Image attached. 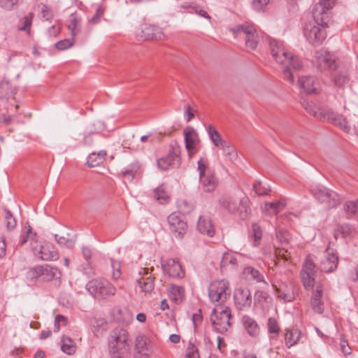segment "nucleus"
<instances>
[{"label":"nucleus","mask_w":358,"mask_h":358,"mask_svg":"<svg viewBox=\"0 0 358 358\" xmlns=\"http://www.w3.org/2000/svg\"><path fill=\"white\" fill-rule=\"evenodd\" d=\"M304 108L308 113L315 118L320 120H327L345 131H349L350 128L347 120L343 115L337 113L329 108H318L313 102H307L304 104Z\"/></svg>","instance_id":"3"},{"label":"nucleus","mask_w":358,"mask_h":358,"mask_svg":"<svg viewBox=\"0 0 358 358\" xmlns=\"http://www.w3.org/2000/svg\"><path fill=\"white\" fill-rule=\"evenodd\" d=\"M334 84L338 87H343L349 81V76L346 72H338L333 78Z\"/></svg>","instance_id":"44"},{"label":"nucleus","mask_w":358,"mask_h":358,"mask_svg":"<svg viewBox=\"0 0 358 358\" xmlns=\"http://www.w3.org/2000/svg\"><path fill=\"white\" fill-rule=\"evenodd\" d=\"M198 171L199 172V178L203 176L207 175L208 172H210L208 169V162L206 159L203 158H201L198 162Z\"/></svg>","instance_id":"58"},{"label":"nucleus","mask_w":358,"mask_h":358,"mask_svg":"<svg viewBox=\"0 0 358 358\" xmlns=\"http://www.w3.org/2000/svg\"><path fill=\"white\" fill-rule=\"evenodd\" d=\"M266 327L268 334L270 335L269 340L271 341L276 340L280 332V327L278 320L273 317H268L266 322Z\"/></svg>","instance_id":"30"},{"label":"nucleus","mask_w":358,"mask_h":358,"mask_svg":"<svg viewBox=\"0 0 358 358\" xmlns=\"http://www.w3.org/2000/svg\"><path fill=\"white\" fill-rule=\"evenodd\" d=\"M324 303L323 287L320 284H318L313 289L310 306L314 312L322 314L324 310Z\"/></svg>","instance_id":"18"},{"label":"nucleus","mask_w":358,"mask_h":358,"mask_svg":"<svg viewBox=\"0 0 358 358\" xmlns=\"http://www.w3.org/2000/svg\"><path fill=\"white\" fill-rule=\"evenodd\" d=\"M250 236L254 238V245H259L262 237V231L259 225L257 224H253L252 225Z\"/></svg>","instance_id":"45"},{"label":"nucleus","mask_w":358,"mask_h":358,"mask_svg":"<svg viewBox=\"0 0 358 358\" xmlns=\"http://www.w3.org/2000/svg\"><path fill=\"white\" fill-rule=\"evenodd\" d=\"M26 235L23 236L20 240V245H23L29 241H34L36 236V233L33 231L29 223L25 224Z\"/></svg>","instance_id":"46"},{"label":"nucleus","mask_w":358,"mask_h":358,"mask_svg":"<svg viewBox=\"0 0 358 358\" xmlns=\"http://www.w3.org/2000/svg\"><path fill=\"white\" fill-rule=\"evenodd\" d=\"M135 348L139 354L147 355L149 353L148 338L142 335L136 337Z\"/></svg>","instance_id":"37"},{"label":"nucleus","mask_w":358,"mask_h":358,"mask_svg":"<svg viewBox=\"0 0 358 358\" xmlns=\"http://www.w3.org/2000/svg\"><path fill=\"white\" fill-rule=\"evenodd\" d=\"M234 304L240 310L248 309L252 304V296L247 288H238L234 294Z\"/></svg>","instance_id":"16"},{"label":"nucleus","mask_w":358,"mask_h":358,"mask_svg":"<svg viewBox=\"0 0 358 358\" xmlns=\"http://www.w3.org/2000/svg\"><path fill=\"white\" fill-rule=\"evenodd\" d=\"M14 94L8 81H3L0 83V99L8 98Z\"/></svg>","instance_id":"43"},{"label":"nucleus","mask_w":358,"mask_h":358,"mask_svg":"<svg viewBox=\"0 0 358 358\" xmlns=\"http://www.w3.org/2000/svg\"><path fill=\"white\" fill-rule=\"evenodd\" d=\"M4 212L6 227L8 230H12L16 227L17 221L10 210L5 208Z\"/></svg>","instance_id":"49"},{"label":"nucleus","mask_w":358,"mask_h":358,"mask_svg":"<svg viewBox=\"0 0 358 358\" xmlns=\"http://www.w3.org/2000/svg\"><path fill=\"white\" fill-rule=\"evenodd\" d=\"M74 43V38H66L58 41L55 44V47L59 50H65L73 46Z\"/></svg>","instance_id":"54"},{"label":"nucleus","mask_w":358,"mask_h":358,"mask_svg":"<svg viewBox=\"0 0 358 358\" xmlns=\"http://www.w3.org/2000/svg\"><path fill=\"white\" fill-rule=\"evenodd\" d=\"M220 204L231 213H238L245 219L248 215V201L247 198L238 199L231 196H223L219 201Z\"/></svg>","instance_id":"6"},{"label":"nucleus","mask_w":358,"mask_h":358,"mask_svg":"<svg viewBox=\"0 0 358 358\" xmlns=\"http://www.w3.org/2000/svg\"><path fill=\"white\" fill-rule=\"evenodd\" d=\"M169 296L171 301L180 303L185 296V289L181 286L172 285L169 289Z\"/></svg>","instance_id":"33"},{"label":"nucleus","mask_w":358,"mask_h":358,"mask_svg":"<svg viewBox=\"0 0 358 358\" xmlns=\"http://www.w3.org/2000/svg\"><path fill=\"white\" fill-rule=\"evenodd\" d=\"M235 38H243L245 45L251 50H255L259 40V34L255 26L250 22L238 24L230 29Z\"/></svg>","instance_id":"4"},{"label":"nucleus","mask_w":358,"mask_h":358,"mask_svg":"<svg viewBox=\"0 0 358 358\" xmlns=\"http://www.w3.org/2000/svg\"><path fill=\"white\" fill-rule=\"evenodd\" d=\"M143 271L145 276H143L140 279H138L137 282L141 291L145 293H150L154 289L155 287L153 278L148 271H145V268H143Z\"/></svg>","instance_id":"29"},{"label":"nucleus","mask_w":358,"mask_h":358,"mask_svg":"<svg viewBox=\"0 0 358 358\" xmlns=\"http://www.w3.org/2000/svg\"><path fill=\"white\" fill-rule=\"evenodd\" d=\"M40 17L44 20H50L53 17V13L51 8L47 5H42Z\"/></svg>","instance_id":"56"},{"label":"nucleus","mask_w":358,"mask_h":358,"mask_svg":"<svg viewBox=\"0 0 358 358\" xmlns=\"http://www.w3.org/2000/svg\"><path fill=\"white\" fill-rule=\"evenodd\" d=\"M62 350L67 355H73L76 352V345L73 340L69 337L64 336L62 339Z\"/></svg>","instance_id":"40"},{"label":"nucleus","mask_w":358,"mask_h":358,"mask_svg":"<svg viewBox=\"0 0 358 358\" xmlns=\"http://www.w3.org/2000/svg\"><path fill=\"white\" fill-rule=\"evenodd\" d=\"M140 163L138 161H134L121 171V176L124 179L132 180L140 171Z\"/></svg>","instance_id":"31"},{"label":"nucleus","mask_w":358,"mask_h":358,"mask_svg":"<svg viewBox=\"0 0 358 358\" xmlns=\"http://www.w3.org/2000/svg\"><path fill=\"white\" fill-rule=\"evenodd\" d=\"M344 210L349 217L352 216L358 217V200L346 202L344 206Z\"/></svg>","instance_id":"41"},{"label":"nucleus","mask_w":358,"mask_h":358,"mask_svg":"<svg viewBox=\"0 0 358 358\" xmlns=\"http://www.w3.org/2000/svg\"><path fill=\"white\" fill-rule=\"evenodd\" d=\"M111 266L113 268V278L114 279H119L121 275V271H120V263L117 261H115L113 259L111 260Z\"/></svg>","instance_id":"62"},{"label":"nucleus","mask_w":358,"mask_h":358,"mask_svg":"<svg viewBox=\"0 0 358 358\" xmlns=\"http://www.w3.org/2000/svg\"><path fill=\"white\" fill-rule=\"evenodd\" d=\"M142 34L143 36L146 40H163L165 38V36L162 31V29L159 27L152 24L145 25V27L142 29Z\"/></svg>","instance_id":"26"},{"label":"nucleus","mask_w":358,"mask_h":358,"mask_svg":"<svg viewBox=\"0 0 358 358\" xmlns=\"http://www.w3.org/2000/svg\"><path fill=\"white\" fill-rule=\"evenodd\" d=\"M285 331V344L287 348H290L298 343L301 336V331L297 329H286Z\"/></svg>","instance_id":"32"},{"label":"nucleus","mask_w":358,"mask_h":358,"mask_svg":"<svg viewBox=\"0 0 358 358\" xmlns=\"http://www.w3.org/2000/svg\"><path fill=\"white\" fill-rule=\"evenodd\" d=\"M206 131L211 142L215 147L220 148L226 141L222 139L221 135L212 124H209L206 127Z\"/></svg>","instance_id":"36"},{"label":"nucleus","mask_w":358,"mask_h":358,"mask_svg":"<svg viewBox=\"0 0 358 358\" xmlns=\"http://www.w3.org/2000/svg\"><path fill=\"white\" fill-rule=\"evenodd\" d=\"M254 190L258 195H266L270 191V187L266 184H263L261 181H258L254 184Z\"/></svg>","instance_id":"50"},{"label":"nucleus","mask_w":358,"mask_h":358,"mask_svg":"<svg viewBox=\"0 0 358 358\" xmlns=\"http://www.w3.org/2000/svg\"><path fill=\"white\" fill-rule=\"evenodd\" d=\"M246 271L250 273L251 278L257 282H264V275L259 271L250 267L248 268Z\"/></svg>","instance_id":"61"},{"label":"nucleus","mask_w":358,"mask_h":358,"mask_svg":"<svg viewBox=\"0 0 358 358\" xmlns=\"http://www.w3.org/2000/svg\"><path fill=\"white\" fill-rule=\"evenodd\" d=\"M220 148L222 150L223 155L231 162H234L238 158L235 147L230 142L226 141Z\"/></svg>","instance_id":"38"},{"label":"nucleus","mask_w":358,"mask_h":358,"mask_svg":"<svg viewBox=\"0 0 358 358\" xmlns=\"http://www.w3.org/2000/svg\"><path fill=\"white\" fill-rule=\"evenodd\" d=\"M185 358H200L198 348L192 341L188 343Z\"/></svg>","instance_id":"51"},{"label":"nucleus","mask_w":358,"mask_h":358,"mask_svg":"<svg viewBox=\"0 0 358 358\" xmlns=\"http://www.w3.org/2000/svg\"><path fill=\"white\" fill-rule=\"evenodd\" d=\"M316 272L315 264L312 259V256L309 255L306 259L301 271V278L305 289L313 288Z\"/></svg>","instance_id":"12"},{"label":"nucleus","mask_w":358,"mask_h":358,"mask_svg":"<svg viewBox=\"0 0 358 358\" xmlns=\"http://www.w3.org/2000/svg\"><path fill=\"white\" fill-rule=\"evenodd\" d=\"M231 309L224 305H217L210 314L213 329L220 334H224L231 326Z\"/></svg>","instance_id":"5"},{"label":"nucleus","mask_w":358,"mask_h":358,"mask_svg":"<svg viewBox=\"0 0 358 358\" xmlns=\"http://www.w3.org/2000/svg\"><path fill=\"white\" fill-rule=\"evenodd\" d=\"M185 148L192 157L196 152V147L199 143V135L192 127H187L184 131Z\"/></svg>","instance_id":"19"},{"label":"nucleus","mask_w":358,"mask_h":358,"mask_svg":"<svg viewBox=\"0 0 358 358\" xmlns=\"http://www.w3.org/2000/svg\"><path fill=\"white\" fill-rule=\"evenodd\" d=\"M35 255L43 261H56L59 255L56 247L50 242H44L39 247H32Z\"/></svg>","instance_id":"14"},{"label":"nucleus","mask_w":358,"mask_h":358,"mask_svg":"<svg viewBox=\"0 0 358 358\" xmlns=\"http://www.w3.org/2000/svg\"><path fill=\"white\" fill-rule=\"evenodd\" d=\"M106 152L101 150L99 152H92L87 157V164L90 167H95L102 164L106 158Z\"/></svg>","instance_id":"35"},{"label":"nucleus","mask_w":358,"mask_h":358,"mask_svg":"<svg viewBox=\"0 0 358 358\" xmlns=\"http://www.w3.org/2000/svg\"><path fill=\"white\" fill-rule=\"evenodd\" d=\"M286 204L285 199H280L275 202H265L264 209L269 213L277 214L285 207Z\"/></svg>","instance_id":"39"},{"label":"nucleus","mask_w":358,"mask_h":358,"mask_svg":"<svg viewBox=\"0 0 358 358\" xmlns=\"http://www.w3.org/2000/svg\"><path fill=\"white\" fill-rule=\"evenodd\" d=\"M296 290V287L293 283H282L275 289V292L278 297L282 299L285 302H291L295 298Z\"/></svg>","instance_id":"22"},{"label":"nucleus","mask_w":358,"mask_h":358,"mask_svg":"<svg viewBox=\"0 0 358 358\" xmlns=\"http://www.w3.org/2000/svg\"><path fill=\"white\" fill-rule=\"evenodd\" d=\"M241 321L243 329L250 337L257 338L259 336L260 327L253 317L244 315Z\"/></svg>","instance_id":"23"},{"label":"nucleus","mask_w":358,"mask_h":358,"mask_svg":"<svg viewBox=\"0 0 358 358\" xmlns=\"http://www.w3.org/2000/svg\"><path fill=\"white\" fill-rule=\"evenodd\" d=\"M82 19L77 13H73L69 16L68 29L73 38L77 36L81 32Z\"/></svg>","instance_id":"27"},{"label":"nucleus","mask_w":358,"mask_h":358,"mask_svg":"<svg viewBox=\"0 0 358 358\" xmlns=\"http://www.w3.org/2000/svg\"><path fill=\"white\" fill-rule=\"evenodd\" d=\"M85 287L90 294L94 297L106 298L113 296L116 292L115 286L108 280L102 278L90 280Z\"/></svg>","instance_id":"7"},{"label":"nucleus","mask_w":358,"mask_h":358,"mask_svg":"<svg viewBox=\"0 0 358 358\" xmlns=\"http://www.w3.org/2000/svg\"><path fill=\"white\" fill-rule=\"evenodd\" d=\"M327 23L314 22L307 24L303 29V35L313 45H321L327 37L326 27Z\"/></svg>","instance_id":"9"},{"label":"nucleus","mask_w":358,"mask_h":358,"mask_svg":"<svg viewBox=\"0 0 358 358\" xmlns=\"http://www.w3.org/2000/svg\"><path fill=\"white\" fill-rule=\"evenodd\" d=\"M20 0H0V7L6 10H11Z\"/></svg>","instance_id":"59"},{"label":"nucleus","mask_w":358,"mask_h":358,"mask_svg":"<svg viewBox=\"0 0 358 358\" xmlns=\"http://www.w3.org/2000/svg\"><path fill=\"white\" fill-rule=\"evenodd\" d=\"M269 45L271 55L276 62L282 64V72L285 78L290 83H294V75L291 69L299 71L302 69L303 64L301 60L285 49L282 42L271 38Z\"/></svg>","instance_id":"1"},{"label":"nucleus","mask_w":358,"mask_h":358,"mask_svg":"<svg viewBox=\"0 0 358 358\" xmlns=\"http://www.w3.org/2000/svg\"><path fill=\"white\" fill-rule=\"evenodd\" d=\"M197 229L200 233L206 234L209 237L215 235V227L212 224L210 218L208 216H200L197 222Z\"/></svg>","instance_id":"25"},{"label":"nucleus","mask_w":358,"mask_h":358,"mask_svg":"<svg viewBox=\"0 0 358 358\" xmlns=\"http://www.w3.org/2000/svg\"><path fill=\"white\" fill-rule=\"evenodd\" d=\"M167 222L169 230L174 234L175 237L182 238L187 229V222L176 213H171L167 217Z\"/></svg>","instance_id":"15"},{"label":"nucleus","mask_w":358,"mask_h":358,"mask_svg":"<svg viewBox=\"0 0 358 358\" xmlns=\"http://www.w3.org/2000/svg\"><path fill=\"white\" fill-rule=\"evenodd\" d=\"M42 271H43L42 266L30 268L27 271V278L31 280L37 279L43 274Z\"/></svg>","instance_id":"55"},{"label":"nucleus","mask_w":358,"mask_h":358,"mask_svg":"<svg viewBox=\"0 0 358 358\" xmlns=\"http://www.w3.org/2000/svg\"><path fill=\"white\" fill-rule=\"evenodd\" d=\"M229 282L227 280H215L210 284L208 296L213 303L223 305L231 295Z\"/></svg>","instance_id":"8"},{"label":"nucleus","mask_w":358,"mask_h":358,"mask_svg":"<svg viewBox=\"0 0 358 358\" xmlns=\"http://www.w3.org/2000/svg\"><path fill=\"white\" fill-rule=\"evenodd\" d=\"M33 17V13H29L27 15H25L22 19L20 20L18 29L20 31H27L29 34L30 32L29 28L32 24Z\"/></svg>","instance_id":"42"},{"label":"nucleus","mask_w":358,"mask_h":358,"mask_svg":"<svg viewBox=\"0 0 358 358\" xmlns=\"http://www.w3.org/2000/svg\"><path fill=\"white\" fill-rule=\"evenodd\" d=\"M336 0H320L313 8V17L320 23H328L329 10L335 5Z\"/></svg>","instance_id":"13"},{"label":"nucleus","mask_w":358,"mask_h":358,"mask_svg":"<svg viewBox=\"0 0 358 358\" xmlns=\"http://www.w3.org/2000/svg\"><path fill=\"white\" fill-rule=\"evenodd\" d=\"M237 262V259L235 256L229 252L224 253L221 260V267H227L229 265L234 266Z\"/></svg>","instance_id":"47"},{"label":"nucleus","mask_w":358,"mask_h":358,"mask_svg":"<svg viewBox=\"0 0 358 358\" xmlns=\"http://www.w3.org/2000/svg\"><path fill=\"white\" fill-rule=\"evenodd\" d=\"M270 0H253L252 6L257 11L264 10L265 7L268 4Z\"/></svg>","instance_id":"64"},{"label":"nucleus","mask_w":358,"mask_h":358,"mask_svg":"<svg viewBox=\"0 0 358 358\" xmlns=\"http://www.w3.org/2000/svg\"><path fill=\"white\" fill-rule=\"evenodd\" d=\"M313 62L320 71L326 70L334 71L338 66L336 55L323 49L315 52Z\"/></svg>","instance_id":"11"},{"label":"nucleus","mask_w":358,"mask_h":358,"mask_svg":"<svg viewBox=\"0 0 358 358\" xmlns=\"http://www.w3.org/2000/svg\"><path fill=\"white\" fill-rule=\"evenodd\" d=\"M55 238L59 245L64 247H71L75 243L74 240L66 238L64 236H59L57 234L55 235Z\"/></svg>","instance_id":"57"},{"label":"nucleus","mask_w":358,"mask_h":358,"mask_svg":"<svg viewBox=\"0 0 358 358\" xmlns=\"http://www.w3.org/2000/svg\"><path fill=\"white\" fill-rule=\"evenodd\" d=\"M276 238L280 241L282 245L287 244L289 240V232L283 229L276 230Z\"/></svg>","instance_id":"53"},{"label":"nucleus","mask_w":358,"mask_h":358,"mask_svg":"<svg viewBox=\"0 0 358 358\" xmlns=\"http://www.w3.org/2000/svg\"><path fill=\"white\" fill-rule=\"evenodd\" d=\"M338 257L337 253L329 247L327 248L324 259L320 263V269L325 273H331L335 271L338 266Z\"/></svg>","instance_id":"17"},{"label":"nucleus","mask_w":358,"mask_h":358,"mask_svg":"<svg viewBox=\"0 0 358 358\" xmlns=\"http://www.w3.org/2000/svg\"><path fill=\"white\" fill-rule=\"evenodd\" d=\"M42 268L43 271H42L41 277H43V280L50 281L53 279L60 278V271L56 267L45 264L42 266Z\"/></svg>","instance_id":"34"},{"label":"nucleus","mask_w":358,"mask_h":358,"mask_svg":"<svg viewBox=\"0 0 358 358\" xmlns=\"http://www.w3.org/2000/svg\"><path fill=\"white\" fill-rule=\"evenodd\" d=\"M177 206L182 214H188L193 210L192 204L185 199H179L177 201Z\"/></svg>","instance_id":"48"},{"label":"nucleus","mask_w":358,"mask_h":358,"mask_svg":"<svg viewBox=\"0 0 358 358\" xmlns=\"http://www.w3.org/2000/svg\"><path fill=\"white\" fill-rule=\"evenodd\" d=\"M298 82L300 87L307 94H317L321 90L319 81L313 76H301Z\"/></svg>","instance_id":"20"},{"label":"nucleus","mask_w":358,"mask_h":358,"mask_svg":"<svg viewBox=\"0 0 358 358\" xmlns=\"http://www.w3.org/2000/svg\"><path fill=\"white\" fill-rule=\"evenodd\" d=\"M192 320L194 330H196L197 327L199 324H201L203 321V316L201 314V310L200 309L198 310L195 313H194L192 315Z\"/></svg>","instance_id":"63"},{"label":"nucleus","mask_w":358,"mask_h":358,"mask_svg":"<svg viewBox=\"0 0 358 358\" xmlns=\"http://www.w3.org/2000/svg\"><path fill=\"white\" fill-rule=\"evenodd\" d=\"M67 323L66 318L62 315H57L54 322V331L57 332L60 329L61 325L65 326Z\"/></svg>","instance_id":"60"},{"label":"nucleus","mask_w":358,"mask_h":358,"mask_svg":"<svg viewBox=\"0 0 358 358\" xmlns=\"http://www.w3.org/2000/svg\"><path fill=\"white\" fill-rule=\"evenodd\" d=\"M199 180L201 188L206 192H213L217 185L216 177L211 172H208L207 175L200 177Z\"/></svg>","instance_id":"28"},{"label":"nucleus","mask_w":358,"mask_h":358,"mask_svg":"<svg viewBox=\"0 0 358 358\" xmlns=\"http://www.w3.org/2000/svg\"><path fill=\"white\" fill-rule=\"evenodd\" d=\"M131 341L128 331L122 328L114 329L108 338V352L111 358H124L129 353Z\"/></svg>","instance_id":"2"},{"label":"nucleus","mask_w":358,"mask_h":358,"mask_svg":"<svg viewBox=\"0 0 358 358\" xmlns=\"http://www.w3.org/2000/svg\"><path fill=\"white\" fill-rule=\"evenodd\" d=\"M164 271L171 277L182 278L185 276V271L181 264L176 259H169L162 264Z\"/></svg>","instance_id":"21"},{"label":"nucleus","mask_w":358,"mask_h":358,"mask_svg":"<svg viewBox=\"0 0 358 358\" xmlns=\"http://www.w3.org/2000/svg\"><path fill=\"white\" fill-rule=\"evenodd\" d=\"M179 157L173 150H170L169 153L157 160V166L162 170L166 171L178 164Z\"/></svg>","instance_id":"24"},{"label":"nucleus","mask_w":358,"mask_h":358,"mask_svg":"<svg viewBox=\"0 0 358 358\" xmlns=\"http://www.w3.org/2000/svg\"><path fill=\"white\" fill-rule=\"evenodd\" d=\"M310 192L313 196L320 203H324L327 208H335L339 203L340 197L338 194L322 185H315L312 186Z\"/></svg>","instance_id":"10"},{"label":"nucleus","mask_w":358,"mask_h":358,"mask_svg":"<svg viewBox=\"0 0 358 358\" xmlns=\"http://www.w3.org/2000/svg\"><path fill=\"white\" fill-rule=\"evenodd\" d=\"M155 198L160 203L166 202L169 195L162 186L158 187L155 190Z\"/></svg>","instance_id":"52"}]
</instances>
